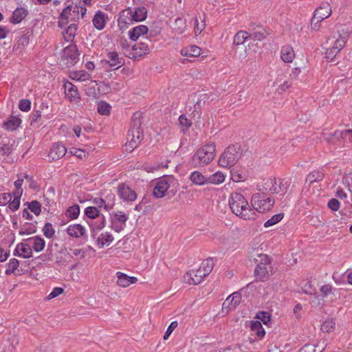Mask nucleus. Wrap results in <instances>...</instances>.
I'll use <instances>...</instances> for the list:
<instances>
[{
    "label": "nucleus",
    "instance_id": "nucleus-1",
    "mask_svg": "<svg viewBox=\"0 0 352 352\" xmlns=\"http://www.w3.org/2000/svg\"><path fill=\"white\" fill-rule=\"evenodd\" d=\"M230 208L233 214L244 220L254 219L256 213L249 205L245 196L241 193L234 192L230 194L228 199Z\"/></svg>",
    "mask_w": 352,
    "mask_h": 352
},
{
    "label": "nucleus",
    "instance_id": "nucleus-2",
    "mask_svg": "<svg viewBox=\"0 0 352 352\" xmlns=\"http://www.w3.org/2000/svg\"><path fill=\"white\" fill-rule=\"evenodd\" d=\"M179 183L173 175H164L155 180L153 195L160 199L165 196L173 197L178 192Z\"/></svg>",
    "mask_w": 352,
    "mask_h": 352
},
{
    "label": "nucleus",
    "instance_id": "nucleus-3",
    "mask_svg": "<svg viewBox=\"0 0 352 352\" xmlns=\"http://www.w3.org/2000/svg\"><path fill=\"white\" fill-rule=\"evenodd\" d=\"M216 154V146L209 142L199 148L192 155L190 164L195 168L203 167L210 164Z\"/></svg>",
    "mask_w": 352,
    "mask_h": 352
},
{
    "label": "nucleus",
    "instance_id": "nucleus-4",
    "mask_svg": "<svg viewBox=\"0 0 352 352\" xmlns=\"http://www.w3.org/2000/svg\"><path fill=\"white\" fill-rule=\"evenodd\" d=\"M349 36L350 33L346 28L339 27L332 32L331 34L327 38L326 43L341 51L349 40Z\"/></svg>",
    "mask_w": 352,
    "mask_h": 352
},
{
    "label": "nucleus",
    "instance_id": "nucleus-5",
    "mask_svg": "<svg viewBox=\"0 0 352 352\" xmlns=\"http://www.w3.org/2000/svg\"><path fill=\"white\" fill-rule=\"evenodd\" d=\"M252 209L254 212H265L271 209L274 200L261 192L253 194L251 197Z\"/></svg>",
    "mask_w": 352,
    "mask_h": 352
},
{
    "label": "nucleus",
    "instance_id": "nucleus-6",
    "mask_svg": "<svg viewBox=\"0 0 352 352\" xmlns=\"http://www.w3.org/2000/svg\"><path fill=\"white\" fill-rule=\"evenodd\" d=\"M290 184V178L279 179L278 180L275 178H269L265 181L264 188L272 193L285 195Z\"/></svg>",
    "mask_w": 352,
    "mask_h": 352
},
{
    "label": "nucleus",
    "instance_id": "nucleus-7",
    "mask_svg": "<svg viewBox=\"0 0 352 352\" xmlns=\"http://www.w3.org/2000/svg\"><path fill=\"white\" fill-rule=\"evenodd\" d=\"M241 156L238 146H230L219 159V164L221 167L228 168L236 164Z\"/></svg>",
    "mask_w": 352,
    "mask_h": 352
},
{
    "label": "nucleus",
    "instance_id": "nucleus-8",
    "mask_svg": "<svg viewBox=\"0 0 352 352\" xmlns=\"http://www.w3.org/2000/svg\"><path fill=\"white\" fill-rule=\"evenodd\" d=\"M109 91V87L107 85L96 80H91L85 85L86 95L93 98H98L102 94Z\"/></svg>",
    "mask_w": 352,
    "mask_h": 352
},
{
    "label": "nucleus",
    "instance_id": "nucleus-9",
    "mask_svg": "<svg viewBox=\"0 0 352 352\" xmlns=\"http://www.w3.org/2000/svg\"><path fill=\"white\" fill-rule=\"evenodd\" d=\"M143 134L139 126H133L128 132L127 142L126 143V148L132 151L140 144L143 140Z\"/></svg>",
    "mask_w": 352,
    "mask_h": 352
},
{
    "label": "nucleus",
    "instance_id": "nucleus-10",
    "mask_svg": "<svg viewBox=\"0 0 352 352\" xmlns=\"http://www.w3.org/2000/svg\"><path fill=\"white\" fill-rule=\"evenodd\" d=\"M117 193L120 199L124 202L131 203L136 200L138 195L129 185L122 183L118 186Z\"/></svg>",
    "mask_w": 352,
    "mask_h": 352
},
{
    "label": "nucleus",
    "instance_id": "nucleus-11",
    "mask_svg": "<svg viewBox=\"0 0 352 352\" xmlns=\"http://www.w3.org/2000/svg\"><path fill=\"white\" fill-rule=\"evenodd\" d=\"M261 263L255 268L254 273L258 278L264 280L268 276V268L270 265V258L266 254H261Z\"/></svg>",
    "mask_w": 352,
    "mask_h": 352
},
{
    "label": "nucleus",
    "instance_id": "nucleus-12",
    "mask_svg": "<svg viewBox=\"0 0 352 352\" xmlns=\"http://www.w3.org/2000/svg\"><path fill=\"white\" fill-rule=\"evenodd\" d=\"M77 6H68L65 8L60 13L58 26L62 28V24L67 23L69 21H76L78 19L76 12Z\"/></svg>",
    "mask_w": 352,
    "mask_h": 352
},
{
    "label": "nucleus",
    "instance_id": "nucleus-13",
    "mask_svg": "<svg viewBox=\"0 0 352 352\" xmlns=\"http://www.w3.org/2000/svg\"><path fill=\"white\" fill-rule=\"evenodd\" d=\"M129 217L122 211H117L111 218V228L116 232H120L126 227Z\"/></svg>",
    "mask_w": 352,
    "mask_h": 352
},
{
    "label": "nucleus",
    "instance_id": "nucleus-14",
    "mask_svg": "<svg viewBox=\"0 0 352 352\" xmlns=\"http://www.w3.org/2000/svg\"><path fill=\"white\" fill-rule=\"evenodd\" d=\"M150 47L148 43L140 42L135 43L127 55L131 59H138L145 54H148Z\"/></svg>",
    "mask_w": 352,
    "mask_h": 352
},
{
    "label": "nucleus",
    "instance_id": "nucleus-15",
    "mask_svg": "<svg viewBox=\"0 0 352 352\" xmlns=\"http://www.w3.org/2000/svg\"><path fill=\"white\" fill-rule=\"evenodd\" d=\"M65 98L70 102L78 103L80 101V96L76 85L69 81L65 80L63 85Z\"/></svg>",
    "mask_w": 352,
    "mask_h": 352
},
{
    "label": "nucleus",
    "instance_id": "nucleus-16",
    "mask_svg": "<svg viewBox=\"0 0 352 352\" xmlns=\"http://www.w3.org/2000/svg\"><path fill=\"white\" fill-rule=\"evenodd\" d=\"M206 276L199 268L186 272L183 277L184 283L189 285L199 284Z\"/></svg>",
    "mask_w": 352,
    "mask_h": 352
},
{
    "label": "nucleus",
    "instance_id": "nucleus-17",
    "mask_svg": "<svg viewBox=\"0 0 352 352\" xmlns=\"http://www.w3.org/2000/svg\"><path fill=\"white\" fill-rule=\"evenodd\" d=\"M63 57L69 65L76 64L79 59V54L76 46L71 44L65 47L63 50Z\"/></svg>",
    "mask_w": 352,
    "mask_h": 352
},
{
    "label": "nucleus",
    "instance_id": "nucleus-18",
    "mask_svg": "<svg viewBox=\"0 0 352 352\" xmlns=\"http://www.w3.org/2000/svg\"><path fill=\"white\" fill-rule=\"evenodd\" d=\"M67 148L65 145L61 142H55L52 144L50 150L48 153V157L50 161H56L65 155Z\"/></svg>",
    "mask_w": 352,
    "mask_h": 352
},
{
    "label": "nucleus",
    "instance_id": "nucleus-19",
    "mask_svg": "<svg viewBox=\"0 0 352 352\" xmlns=\"http://www.w3.org/2000/svg\"><path fill=\"white\" fill-rule=\"evenodd\" d=\"M22 122L19 115L12 113L6 120H5L1 125L3 130L6 131H14L21 126Z\"/></svg>",
    "mask_w": 352,
    "mask_h": 352
},
{
    "label": "nucleus",
    "instance_id": "nucleus-20",
    "mask_svg": "<svg viewBox=\"0 0 352 352\" xmlns=\"http://www.w3.org/2000/svg\"><path fill=\"white\" fill-rule=\"evenodd\" d=\"M132 16V10L129 8L120 12L118 24L121 30L127 28L130 25L134 23Z\"/></svg>",
    "mask_w": 352,
    "mask_h": 352
},
{
    "label": "nucleus",
    "instance_id": "nucleus-21",
    "mask_svg": "<svg viewBox=\"0 0 352 352\" xmlns=\"http://www.w3.org/2000/svg\"><path fill=\"white\" fill-rule=\"evenodd\" d=\"M108 19L107 14L101 10H98L92 19V24L96 30H102L105 28Z\"/></svg>",
    "mask_w": 352,
    "mask_h": 352
},
{
    "label": "nucleus",
    "instance_id": "nucleus-22",
    "mask_svg": "<svg viewBox=\"0 0 352 352\" xmlns=\"http://www.w3.org/2000/svg\"><path fill=\"white\" fill-rule=\"evenodd\" d=\"M341 138L345 142H352V129L344 131H336L333 133L328 134L324 137L325 140L328 142H334V138Z\"/></svg>",
    "mask_w": 352,
    "mask_h": 352
},
{
    "label": "nucleus",
    "instance_id": "nucleus-23",
    "mask_svg": "<svg viewBox=\"0 0 352 352\" xmlns=\"http://www.w3.org/2000/svg\"><path fill=\"white\" fill-rule=\"evenodd\" d=\"M148 32V28L144 25H139L134 27L128 32V36L130 40L136 41L141 37H145Z\"/></svg>",
    "mask_w": 352,
    "mask_h": 352
},
{
    "label": "nucleus",
    "instance_id": "nucleus-24",
    "mask_svg": "<svg viewBox=\"0 0 352 352\" xmlns=\"http://www.w3.org/2000/svg\"><path fill=\"white\" fill-rule=\"evenodd\" d=\"M117 277V285L120 287H127L132 284L136 283L138 278L135 276H129L127 274L118 272L116 274Z\"/></svg>",
    "mask_w": 352,
    "mask_h": 352
},
{
    "label": "nucleus",
    "instance_id": "nucleus-25",
    "mask_svg": "<svg viewBox=\"0 0 352 352\" xmlns=\"http://www.w3.org/2000/svg\"><path fill=\"white\" fill-rule=\"evenodd\" d=\"M106 219L104 216L98 217L88 222V225L91 229V236L95 238L98 232L104 228Z\"/></svg>",
    "mask_w": 352,
    "mask_h": 352
},
{
    "label": "nucleus",
    "instance_id": "nucleus-26",
    "mask_svg": "<svg viewBox=\"0 0 352 352\" xmlns=\"http://www.w3.org/2000/svg\"><path fill=\"white\" fill-rule=\"evenodd\" d=\"M331 12L332 10L330 4L327 2H324L315 10L314 16L315 19L324 20L330 16Z\"/></svg>",
    "mask_w": 352,
    "mask_h": 352
},
{
    "label": "nucleus",
    "instance_id": "nucleus-27",
    "mask_svg": "<svg viewBox=\"0 0 352 352\" xmlns=\"http://www.w3.org/2000/svg\"><path fill=\"white\" fill-rule=\"evenodd\" d=\"M14 252H16L15 255L21 258H29L32 256V250L26 239L16 245Z\"/></svg>",
    "mask_w": 352,
    "mask_h": 352
},
{
    "label": "nucleus",
    "instance_id": "nucleus-28",
    "mask_svg": "<svg viewBox=\"0 0 352 352\" xmlns=\"http://www.w3.org/2000/svg\"><path fill=\"white\" fill-rule=\"evenodd\" d=\"M105 62L116 69L120 67L124 63V58L116 52H109L107 54Z\"/></svg>",
    "mask_w": 352,
    "mask_h": 352
},
{
    "label": "nucleus",
    "instance_id": "nucleus-29",
    "mask_svg": "<svg viewBox=\"0 0 352 352\" xmlns=\"http://www.w3.org/2000/svg\"><path fill=\"white\" fill-rule=\"evenodd\" d=\"M67 234L73 238H80L86 234L85 228L79 223L69 225L66 229Z\"/></svg>",
    "mask_w": 352,
    "mask_h": 352
},
{
    "label": "nucleus",
    "instance_id": "nucleus-30",
    "mask_svg": "<svg viewBox=\"0 0 352 352\" xmlns=\"http://www.w3.org/2000/svg\"><path fill=\"white\" fill-rule=\"evenodd\" d=\"M30 247L36 252H40L45 248V241L40 236H34L26 239Z\"/></svg>",
    "mask_w": 352,
    "mask_h": 352
},
{
    "label": "nucleus",
    "instance_id": "nucleus-31",
    "mask_svg": "<svg viewBox=\"0 0 352 352\" xmlns=\"http://www.w3.org/2000/svg\"><path fill=\"white\" fill-rule=\"evenodd\" d=\"M189 180L195 186H202L208 184V177L199 170L192 171L189 177Z\"/></svg>",
    "mask_w": 352,
    "mask_h": 352
},
{
    "label": "nucleus",
    "instance_id": "nucleus-32",
    "mask_svg": "<svg viewBox=\"0 0 352 352\" xmlns=\"http://www.w3.org/2000/svg\"><path fill=\"white\" fill-rule=\"evenodd\" d=\"M69 77L77 82H85L91 78V74L85 70H73L69 72Z\"/></svg>",
    "mask_w": 352,
    "mask_h": 352
},
{
    "label": "nucleus",
    "instance_id": "nucleus-33",
    "mask_svg": "<svg viewBox=\"0 0 352 352\" xmlns=\"http://www.w3.org/2000/svg\"><path fill=\"white\" fill-rule=\"evenodd\" d=\"M241 299V294L238 292H234L226 299L223 303V308L228 309H235L240 303Z\"/></svg>",
    "mask_w": 352,
    "mask_h": 352
},
{
    "label": "nucleus",
    "instance_id": "nucleus-34",
    "mask_svg": "<svg viewBox=\"0 0 352 352\" xmlns=\"http://www.w3.org/2000/svg\"><path fill=\"white\" fill-rule=\"evenodd\" d=\"M250 331L252 336H255L256 340L263 339L265 335V331L260 321H251Z\"/></svg>",
    "mask_w": 352,
    "mask_h": 352
},
{
    "label": "nucleus",
    "instance_id": "nucleus-35",
    "mask_svg": "<svg viewBox=\"0 0 352 352\" xmlns=\"http://www.w3.org/2000/svg\"><path fill=\"white\" fill-rule=\"evenodd\" d=\"M28 14V11L27 9L19 7L13 11L10 21L13 24H18L26 17Z\"/></svg>",
    "mask_w": 352,
    "mask_h": 352
},
{
    "label": "nucleus",
    "instance_id": "nucleus-36",
    "mask_svg": "<svg viewBox=\"0 0 352 352\" xmlns=\"http://www.w3.org/2000/svg\"><path fill=\"white\" fill-rule=\"evenodd\" d=\"M280 58L285 63H292L295 58L294 49L290 45L282 47L280 50Z\"/></svg>",
    "mask_w": 352,
    "mask_h": 352
},
{
    "label": "nucleus",
    "instance_id": "nucleus-37",
    "mask_svg": "<svg viewBox=\"0 0 352 352\" xmlns=\"http://www.w3.org/2000/svg\"><path fill=\"white\" fill-rule=\"evenodd\" d=\"M113 239L114 238L110 232H102L98 236L96 245L99 248H102L104 245H109L113 242Z\"/></svg>",
    "mask_w": 352,
    "mask_h": 352
},
{
    "label": "nucleus",
    "instance_id": "nucleus-38",
    "mask_svg": "<svg viewBox=\"0 0 352 352\" xmlns=\"http://www.w3.org/2000/svg\"><path fill=\"white\" fill-rule=\"evenodd\" d=\"M78 25L76 23L70 24L63 32V36L66 42L72 43L76 35Z\"/></svg>",
    "mask_w": 352,
    "mask_h": 352
},
{
    "label": "nucleus",
    "instance_id": "nucleus-39",
    "mask_svg": "<svg viewBox=\"0 0 352 352\" xmlns=\"http://www.w3.org/2000/svg\"><path fill=\"white\" fill-rule=\"evenodd\" d=\"M201 53V49L197 45H189L180 50V54L186 57H197Z\"/></svg>",
    "mask_w": 352,
    "mask_h": 352
},
{
    "label": "nucleus",
    "instance_id": "nucleus-40",
    "mask_svg": "<svg viewBox=\"0 0 352 352\" xmlns=\"http://www.w3.org/2000/svg\"><path fill=\"white\" fill-rule=\"evenodd\" d=\"M132 18L134 22H140L146 19L147 16V10L144 7H139L132 10Z\"/></svg>",
    "mask_w": 352,
    "mask_h": 352
},
{
    "label": "nucleus",
    "instance_id": "nucleus-41",
    "mask_svg": "<svg viewBox=\"0 0 352 352\" xmlns=\"http://www.w3.org/2000/svg\"><path fill=\"white\" fill-rule=\"evenodd\" d=\"M80 214V207L78 205H73L69 207L65 212V216L69 220L76 219Z\"/></svg>",
    "mask_w": 352,
    "mask_h": 352
},
{
    "label": "nucleus",
    "instance_id": "nucleus-42",
    "mask_svg": "<svg viewBox=\"0 0 352 352\" xmlns=\"http://www.w3.org/2000/svg\"><path fill=\"white\" fill-rule=\"evenodd\" d=\"M250 38V34L246 31L240 30L234 36V44L239 45L243 44L245 41Z\"/></svg>",
    "mask_w": 352,
    "mask_h": 352
},
{
    "label": "nucleus",
    "instance_id": "nucleus-43",
    "mask_svg": "<svg viewBox=\"0 0 352 352\" xmlns=\"http://www.w3.org/2000/svg\"><path fill=\"white\" fill-rule=\"evenodd\" d=\"M21 195H21V190H19L18 192H13L14 198L12 200L11 199L10 201L8 204L9 208L12 211L14 212L19 209V208L20 206V199H21Z\"/></svg>",
    "mask_w": 352,
    "mask_h": 352
},
{
    "label": "nucleus",
    "instance_id": "nucleus-44",
    "mask_svg": "<svg viewBox=\"0 0 352 352\" xmlns=\"http://www.w3.org/2000/svg\"><path fill=\"white\" fill-rule=\"evenodd\" d=\"M208 177V184H220L225 181V175L221 172L214 173L210 175Z\"/></svg>",
    "mask_w": 352,
    "mask_h": 352
},
{
    "label": "nucleus",
    "instance_id": "nucleus-45",
    "mask_svg": "<svg viewBox=\"0 0 352 352\" xmlns=\"http://www.w3.org/2000/svg\"><path fill=\"white\" fill-rule=\"evenodd\" d=\"M250 34V38L258 41H263L267 35V32L262 27H258L256 30H254L253 32Z\"/></svg>",
    "mask_w": 352,
    "mask_h": 352
},
{
    "label": "nucleus",
    "instance_id": "nucleus-46",
    "mask_svg": "<svg viewBox=\"0 0 352 352\" xmlns=\"http://www.w3.org/2000/svg\"><path fill=\"white\" fill-rule=\"evenodd\" d=\"M104 204H105V210L109 211L113 209L116 203V196L112 192L107 193L104 198Z\"/></svg>",
    "mask_w": 352,
    "mask_h": 352
},
{
    "label": "nucleus",
    "instance_id": "nucleus-47",
    "mask_svg": "<svg viewBox=\"0 0 352 352\" xmlns=\"http://www.w3.org/2000/svg\"><path fill=\"white\" fill-rule=\"evenodd\" d=\"M214 264L212 258H207L202 261L199 269L201 270L206 276H208L212 270Z\"/></svg>",
    "mask_w": 352,
    "mask_h": 352
},
{
    "label": "nucleus",
    "instance_id": "nucleus-48",
    "mask_svg": "<svg viewBox=\"0 0 352 352\" xmlns=\"http://www.w3.org/2000/svg\"><path fill=\"white\" fill-rule=\"evenodd\" d=\"M36 227L33 223H24L20 230H19V234L20 235H28L36 232Z\"/></svg>",
    "mask_w": 352,
    "mask_h": 352
},
{
    "label": "nucleus",
    "instance_id": "nucleus-49",
    "mask_svg": "<svg viewBox=\"0 0 352 352\" xmlns=\"http://www.w3.org/2000/svg\"><path fill=\"white\" fill-rule=\"evenodd\" d=\"M323 178H324L323 173H322L319 170H313L307 176L306 182L312 184L314 182H317L321 181Z\"/></svg>",
    "mask_w": 352,
    "mask_h": 352
},
{
    "label": "nucleus",
    "instance_id": "nucleus-50",
    "mask_svg": "<svg viewBox=\"0 0 352 352\" xmlns=\"http://www.w3.org/2000/svg\"><path fill=\"white\" fill-rule=\"evenodd\" d=\"M25 204L28 206V209L33 212L35 215L38 216L41 212V206L37 201H32L30 202H26Z\"/></svg>",
    "mask_w": 352,
    "mask_h": 352
},
{
    "label": "nucleus",
    "instance_id": "nucleus-51",
    "mask_svg": "<svg viewBox=\"0 0 352 352\" xmlns=\"http://www.w3.org/2000/svg\"><path fill=\"white\" fill-rule=\"evenodd\" d=\"M111 105L104 101H100L98 104V112L100 115L107 116L109 115L111 111Z\"/></svg>",
    "mask_w": 352,
    "mask_h": 352
},
{
    "label": "nucleus",
    "instance_id": "nucleus-52",
    "mask_svg": "<svg viewBox=\"0 0 352 352\" xmlns=\"http://www.w3.org/2000/svg\"><path fill=\"white\" fill-rule=\"evenodd\" d=\"M255 318L257 319L256 321H260L265 325H268L271 322V316L268 312L260 311L256 314Z\"/></svg>",
    "mask_w": 352,
    "mask_h": 352
},
{
    "label": "nucleus",
    "instance_id": "nucleus-53",
    "mask_svg": "<svg viewBox=\"0 0 352 352\" xmlns=\"http://www.w3.org/2000/svg\"><path fill=\"white\" fill-rule=\"evenodd\" d=\"M19 262L16 258H12L9 261L7 264V268L6 270V274L10 275L14 274L15 270L19 267Z\"/></svg>",
    "mask_w": 352,
    "mask_h": 352
},
{
    "label": "nucleus",
    "instance_id": "nucleus-54",
    "mask_svg": "<svg viewBox=\"0 0 352 352\" xmlns=\"http://www.w3.org/2000/svg\"><path fill=\"white\" fill-rule=\"evenodd\" d=\"M85 215L91 220L100 217V212L97 207L89 206L85 209Z\"/></svg>",
    "mask_w": 352,
    "mask_h": 352
},
{
    "label": "nucleus",
    "instance_id": "nucleus-55",
    "mask_svg": "<svg viewBox=\"0 0 352 352\" xmlns=\"http://www.w3.org/2000/svg\"><path fill=\"white\" fill-rule=\"evenodd\" d=\"M283 217H284L283 213H278V214H274L270 219H269L268 220H267L265 222L264 226L265 228H269L270 226H272L276 224L277 223L280 222L283 219Z\"/></svg>",
    "mask_w": 352,
    "mask_h": 352
},
{
    "label": "nucleus",
    "instance_id": "nucleus-56",
    "mask_svg": "<svg viewBox=\"0 0 352 352\" xmlns=\"http://www.w3.org/2000/svg\"><path fill=\"white\" fill-rule=\"evenodd\" d=\"M340 52V50H336V47H333L329 45V47L326 49L325 58L328 61H333Z\"/></svg>",
    "mask_w": 352,
    "mask_h": 352
},
{
    "label": "nucleus",
    "instance_id": "nucleus-57",
    "mask_svg": "<svg viewBox=\"0 0 352 352\" xmlns=\"http://www.w3.org/2000/svg\"><path fill=\"white\" fill-rule=\"evenodd\" d=\"M43 232L45 237L52 239L55 234V230L52 223H46L43 228Z\"/></svg>",
    "mask_w": 352,
    "mask_h": 352
},
{
    "label": "nucleus",
    "instance_id": "nucleus-58",
    "mask_svg": "<svg viewBox=\"0 0 352 352\" xmlns=\"http://www.w3.org/2000/svg\"><path fill=\"white\" fill-rule=\"evenodd\" d=\"M69 153L80 160L85 158L87 154L85 150L75 147L71 148Z\"/></svg>",
    "mask_w": 352,
    "mask_h": 352
},
{
    "label": "nucleus",
    "instance_id": "nucleus-59",
    "mask_svg": "<svg viewBox=\"0 0 352 352\" xmlns=\"http://www.w3.org/2000/svg\"><path fill=\"white\" fill-rule=\"evenodd\" d=\"M24 178L28 181H30L32 179V177L28 175H25L22 177H19L18 179L14 182V186L16 187V190L14 192H18L19 190H21V194L23 193V189L21 186L23 184Z\"/></svg>",
    "mask_w": 352,
    "mask_h": 352
},
{
    "label": "nucleus",
    "instance_id": "nucleus-60",
    "mask_svg": "<svg viewBox=\"0 0 352 352\" xmlns=\"http://www.w3.org/2000/svg\"><path fill=\"white\" fill-rule=\"evenodd\" d=\"M19 109L24 112H28L31 109V102L28 99H22L19 101Z\"/></svg>",
    "mask_w": 352,
    "mask_h": 352
},
{
    "label": "nucleus",
    "instance_id": "nucleus-61",
    "mask_svg": "<svg viewBox=\"0 0 352 352\" xmlns=\"http://www.w3.org/2000/svg\"><path fill=\"white\" fill-rule=\"evenodd\" d=\"M335 328V322L332 320H326L321 326V329L324 332H330Z\"/></svg>",
    "mask_w": 352,
    "mask_h": 352
},
{
    "label": "nucleus",
    "instance_id": "nucleus-62",
    "mask_svg": "<svg viewBox=\"0 0 352 352\" xmlns=\"http://www.w3.org/2000/svg\"><path fill=\"white\" fill-rule=\"evenodd\" d=\"M178 324L177 321H173L169 326L168 327L164 335V340H167L170 337L172 332L177 328Z\"/></svg>",
    "mask_w": 352,
    "mask_h": 352
},
{
    "label": "nucleus",
    "instance_id": "nucleus-63",
    "mask_svg": "<svg viewBox=\"0 0 352 352\" xmlns=\"http://www.w3.org/2000/svg\"><path fill=\"white\" fill-rule=\"evenodd\" d=\"M63 289L61 288V287H54L52 291L47 295V296L46 297V299L47 300H51V299H53L57 296H58L59 295H60L61 294H63Z\"/></svg>",
    "mask_w": 352,
    "mask_h": 352
},
{
    "label": "nucleus",
    "instance_id": "nucleus-64",
    "mask_svg": "<svg viewBox=\"0 0 352 352\" xmlns=\"http://www.w3.org/2000/svg\"><path fill=\"white\" fill-rule=\"evenodd\" d=\"M12 199L10 193H1L0 194V206H3L7 205Z\"/></svg>",
    "mask_w": 352,
    "mask_h": 352
}]
</instances>
